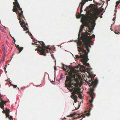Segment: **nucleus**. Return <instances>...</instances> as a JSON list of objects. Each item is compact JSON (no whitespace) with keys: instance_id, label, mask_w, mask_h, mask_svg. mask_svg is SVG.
Wrapping results in <instances>:
<instances>
[{"instance_id":"nucleus-1","label":"nucleus","mask_w":120,"mask_h":120,"mask_svg":"<svg viewBox=\"0 0 120 120\" xmlns=\"http://www.w3.org/2000/svg\"><path fill=\"white\" fill-rule=\"evenodd\" d=\"M100 14L99 10L97 9L94 10L92 15L90 13H88L85 18H82L81 21L83 25H81L80 29H83L84 26H87L91 31L90 26L89 24V22L91 23L92 27L95 26V20L98 18Z\"/></svg>"},{"instance_id":"nucleus-2","label":"nucleus","mask_w":120,"mask_h":120,"mask_svg":"<svg viewBox=\"0 0 120 120\" xmlns=\"http://www.w3.org/2000/svg\"><path fill=\"white\" fill-rule=\"evenodd\" d=\"M91 80L89 81L90 82H87L88 85L90 87V88L89 92H88L87 93L89 94L91 98V100H89L90 106L89 107V110H88L89 112L86 113V115L87 116L90 115V112L92 109L93 106V105L92 103L94 98L93 96L95 95L94 91L95 89L97 87L98 83V81L97 79H95L93 81L92 80L91 77Z\"/></svg>"},{"instance_id":"nucleus-3","label":"nucleus","mask_w":120,"mask_h":120,"mask_svg":"<svg viewBox=\"0 0 120 120\" xmlns=\"http://www.w3.org/2000/svg\"><path fill=\"white\" fill-rule=\"evenodd\" d=\"M75 75L73 74L71 72L69 73L68 76L66 77V80L65 82V85L67 89L68 88H70L71 87L73 88H77L78 87L79 85L77 82L74 83L73 82H75Z\"/></svg>"},{"instance_id":"nucleus-4","label":"nucleus","mask_w":120,"mask_h":120,"mask_svg":"<svg viewBox=\"0 0 120 120\" xmlns=\"http://www.w3.org/2000/svg\"><path fill=\"white\" fill-rule=\"evenodd\" d=\"M39 43L41 44L42 47L40 46V45L36 44V42H34L35 43H32V44L34 45L35 44L36 45L37 47L38 48L37 49L35 50H37L40 53L41 55L45 56L46 55V53L50 51V49L49 47L48 46H46L45 45L44 42L42 41H38Z\"/></svg>"},{"instance_id":"nucleus-5","label":"nucleus","mask_w":120,"mask_h":120,"mask_svg":"<svg viewBox=\"0 0 120 120\" xmlns=\"http://www.w3.org/2000/svg\"><path fill=\"white\" fill-rule=\"evenodd\" d=\"M23 13L22 11H21L20 12L17 14H18V16L19 17L18 19L19 20V22L21 26L23 28L24 30L26 31L28 28L26 25H28V24L27 23H25V19L23 16Z\"/></svg>"},{"instance_id":"nucleus-6","label":"nucleus","mask_w":120,"mask_h":120,"mask_svg":"<svg viewBox=\"0 0 120 120\" xmlns=\"http://www.w3.org/2000/svg\"><path fill=\"white\" fill-rule=\"evenodd\" d=\"M83 40L84 41V42H86L85 46L87 51L88 52H90V49L89 48H90L91 47L90 43V41L93 38L95 37V35L93 34L91 36H86V35H84L83 36Z\"/></svg>"},{"instance_id":"nucleus-7","label":"nucleus","mask_w":120,"mask_h":120,"mask_svg":"<svg viewBox=\"0 0 120 120\" xmlns=\"http://www.w3.org/2000/svg\"><path fill=\"white\" fill-rule=\"evenodd\" d=\"M15 2H13L14 4L13 8L12 9L13 11L15 12L16 14L20 12L22 10V8L20 7V5L17 0H14Z\"/></svg>"},{"instance_id":"nucleus-8","label":"nucleus","mask_w":120,"mask_h":120,"mask_svg":"<svg viewBox=\"0 0 120 120\" xmlns=\"http://www.w3.org/2000/svg\"><path fill=\"white\" fill-rule=\"evenodd\" d=\"M77 58H82L83 59H82L81 60L82 62L83 63V64L84 65H85L86 66H89V64L88 63H87V61L86 60V59L85 58H84V57L82 55V54H80V56L79 55H77L75 56Z\"/></svg>"},{"instance_id":"nucleus-9","label":"nucleus","mask_w":120,"mask_h":120,"mask_svg":"<svg viewBox=\"0 0 120 120\" xmlns=\"http://www.w3.org/2000/svg\"><path fill=\"white\" fill-rule=\"evenodd\" d=\"M78 48L79 49L78 51L82 52H84V53L83 54H82V55L84 57V58H85L86 59V60H87V61L89 60V59L88 58V56H87L88 53L89 52H87L86 50L84 49L83 48H81L80 46H78ZM87 52H88L87 51Z\"/></svg>"},{"instance_id":"nucleus-10","label":"nucleus","mask_w":120,"mask_h":120,"mask_svg":"<svg viewBox=\"0 0 120 120\" xmlns=\"http://www.w3.org/2000/svg\"><path fill=\"white\" fill-rule=\"evenodd\" d=\"M74 90L71 93L72 95L71 96V97L72 98H77L76 95H75V94H79V91L81 90L80 88H74Z\"/></svg>"},{"instance_id":"nucleus-11","label":"nucleus","mask_w":120,"mask_h":120,"mask_svg":"<svg viewBox=\"0 0 120 120\" xmlns=\"http://www.w3.org/2000/svg\"><path fill=\"white\" fill-rule=\"evenodd\" d=\"M0 107L1 109H3V112L4 113H6V110H4V105L7 102V101H5L3 100L1 98H0Z\"/></svg>"},{"instance_id":"nucleus-12","label":"nucleus","mask_w":120,"mask_h":120,"mask_svg":"<svg viewBox=\"0 0 120 120\" xmlns=\"http://www.w3.org/2000/svg\"><path fill=\"white\" fill-rule=\"evenodd\" d=\"M88 29L89 31L88 32H87V31L86 32V33H84V34H83V33H82L81 36V39H82L83 42V44L84 45H85L86 42H84L85 41H84V40H83V37L85 35H86V36H87V35H90V34H91L90 32L92 30L90 28V30H91V31L90 30H89V29Z\"/></svg>"},{"instance_id":"nucleus-13","label":"nucleus","mask_w":120,"mask_h":120,"mask_svg":"<svg viewBox=\"0 0 120 120\" xmlns=\"http://www.w3.org/2000/svg\"><path fill=\"white\" fill-rule=\"evenodd\" d=\"M82 1L80 3L79 7L80 5V13L82 12V8L83 6L86 2H88V0L90 1H92V0H82Z\"/></svg>"},{"instance_id":"nucleus-14","label":"nucleus","mask_w":120,"mask_h":120,"mask_svg":"<svg viewBox=\"0 0 120 120\" xmlns=\"http://www.w3.org/2000/svg\"><path fill=\"white\" fill-rule=\"evenodd\" d=\"M16 47L17 48V49L19 50V53H20L23 49V47H20L19 46V45H17L16 46Z\"/></svg>"},{"instance_id":"nucleus-15","label":"nucleus","mask_w":120,"mask_h":120,"mask_svg":"<svg viewBox=\"0 0 120 120\" xmlns=\"http://www.w3.org/2000/svg\"><path fill=\"white\" fill-rule=\"evenodd\" d=\"M79 41L77 42V43L78 44V46H80V47L81 46V45L82 44V42L81 41H80V39H78Z\"/></svg>"},{"instance_id":"nucleus-16","label":"nucleus","mask_w":120,"mask_h":120,"mask_svg":"<svg viewBox=\"0 0 120 120\" xmlns=\"http://www.w3.org/2000/svg\"><path fill=\"white\" fill-rule=\"evenodd\" d=\"M81 13H80V14L79 13H78V15H76V17L78 18H80L81 17V15H82L81 14Z\"/></svg>"},{"instance_id":"nucleus-17","label":"nucleus","mask_w":120,"mask_h":120,"mask_svg":"<svg viewBox=\"0 0 120 120\" xmlns=\"http://www.w3.org/2000/svg\"><path fill=\"white\" fill-rule=\"evenodd\" d=\"M83 30V29H80V30H79V34L78 35V38L79 39H80V33Z\"/></svg>"},{"instance_id":"nucleus-18","label":"nucleus","mask_w":120,"mask_h":120,"mask_svg":"<svg viewBox=\"0 0 120 120\" xmlns=\"http://www.w3.org/2000/svg\"><path fill=\"white\" fill-rule=\"evenodd\" d=\"M114 33L116 34H120V32H119V31L117 30H115V31L114 32Z\"/></svg>"},{"instance_id":"nucleus-19","label":"nucleus","mask_w":120,"mask_h":120,"mask_svg":"<svg viewBox=\"0 0 120 120\" xmlns=\"http://www.w3.org/2000/svg\"><path fill=\"white\" fill-rule=\"evenodd\" d=\"M77 114L75 113V112H74L73 113H71V114L69 116H71L72 117H73L74 115H75Z\"/></svg>"},{"instance_id":"nucleus-20","label":"nucleus","mask_w":120,"mask_h":120,"mask_svg":"<svg viewBox=\"0 0 120 120\" xmlns=\"http://www.w3.org/2000/svg\"><path fill=\"white\" fill-rule=\"evenodd\" d=\"M79 94V98H82L81 94H80V91H79V94Z\"/></svg>"},{"instance_id":"nucleus-21","label":"nucleus","mask_w":120,"mask_h":120,"mask_svg":"<svg viewBox=\"0 0 120 120\" xmlns=\"http://www.w3.org/2000/svg\"><path fill=\"white\" fill-rule=\"evenodd\" d=\"M85 114H82V115H81V116H77V118H80L81 117V116L83 117L84 118V117H85Z\"/></svg>"},{"instance_id":"nucleus-22","label":"nucleus","mask_w":120,"mask_h":120,"mask_svg":"<svg viewBox=\"0 0 120 120\" xmlns=\"http://www.w3.org/2000/svg\"><path fill=\"white\" fill-rule=\"evenodd\" d=\"M27 31L26 32V33H28L29 35L30 36H31L32 35V34L29 32V31L28 29L27 30Z\"/></svg>"},{"instance_id":"nucleus-23","label":"nucleus","mask_w":120,"mask_h":120,"mask_svg":"<svg viewBox=\"0 0 120 120\" xmlns=\"http://www.w3.org/2000/svg\"><path fill=\"white\" fill-rule=\"evenodd\" d=\"M6 115V118L7 117H9V113H6L5 114Z\"/></svg>"},{"instance_id":"nucleus-24","label":"nucleus","mask_w":120,"mask_h":120,"mask_svg":"<svg viewBox=\"0 0 120 120\" xmlns=\"http://www.w3.org/2000/svg\"><path fill=\"white\" fill-rule=\"evenodd\" d=\"M63 66L64 67H63V68H62L64 70L66 71V68L64 67L65 66L66 67V68H67V66H66V65H65L64 64L63 65Z\"/></svg>"},{"instance_id":"nucleus-25","label":"nucleus","mask_w":120,"mask_h":120,"mask_svg":"<svg viewBox=\"0 0 120 120\" xmlns=\"http://www.w3.org/2000/svg\"><path fill=\"white\" fill-rule=\"evenodd\" d=\"M7 65H6L5 67H4V71H5V73H7V71H6V68L7 67Z\"/></svg>"},{"instance_id":"nucleus-26","label":"nucleus","mask_w":120,"mask_h":120,"mask_svg":"<svg viewBox=\"0 0 120 120\" xmlns=\"http://www.w3.org/2000/svg\"><path fill=\"white\" fill-rule=\"evenodd\" d=\"M77 98H73L74 100V102L75 103H76L77 102Z\"/></svg>"},{"instance_id":"nucleus-27","label":"nucleus","mask_w":120,"mask_h":120,"mask_svg":"<svg viewBox=\"0 0 120 120\" xmlns=\"http://www.w3.org/2000/svg\"><path fill=\"white\" fill-rule=\"evenodd\" d=\"M9 119L11 120H13V117L12 116H10L9 117Z\"/></svg>"},{"instance_id":"nucleus-28","label":"nucleus","mask_w":120,"mask_h":120,"mask_svg":"<svg viewBox=\"0 0 120 120\" xmlns=\"http://www.w3.org/2000/svg\"><path fill=\"white\" fill-rule=\"evenodd\" d=\"M63 78V74H61L60 75V77L59 79V80H61Z\"/></svg>"},{"instance_id":"nucleus-29","label":"nucleus","mask_w":120,"mask_h":120,"mask_svg":"<svg viewBox=\"0 0 120 120\" xmlns=\"http://www.w3.org/2000/svg\"><path fill=\"white\" fill-rule=\"evenodd\" d=\"M6 111V113H9L10 111V110L9 109H7V110Z\"/></svg>"},{"instance_id":"nucleus-30","label":"nucleus","mask_w":120,"mask_h":120,"mask_svg":"<svg viewBox=\"0 0 120 120\" xmlns=\"http://www.w3.org/2000/svg\"><path fill=\"white\" fill-rule=\"evenodd\" d=\"M12 86L14 88H16L17 87V85H13Z\"/></svg>"},{"instance_id":"nucleus-31","label":"nucleus","mask_w":120,"mask_h":120,"mask_svg":"<svg viewBox=\"0 0 120 120\" xmlns=\"http://www.w3.org/2000/svg\"><path fill=\"white\" fill-rule=\"evenodd\" d=\"M120 3V2H119L118 1H117L116 3V4L118 5Z\"/></svg>"},{"instance_id":"nucleus-32","label":"nucleus","mask_w":120,"mask_h":120,"mask_svg":"<svg viewBox=\"0 0 120 120\" xmlns=\"http://www.w3.org/2000/svg\"><path fill=\"white\" fill-rule=\"evenodd\" d=\"M115 19H116V17H114L113 19H112V20L113 21H115Z\"/></svg>"},{"instance_id":"nucleus-33","label":"nucleus","mask_w":120,"mask_h":120,"mask_svg":"<svg viewBox=\"0 0 120 120\" xmlns=\"http://www.w3.org/2000/svg\"><path fill=\"white\" fill-rule=\"evenodd\" d=\"M80 104H79V107H78V109H76V108H75V110H76V109H78L79 108V107H80Z\"/></svg>"},{"instance_id":"nucleus-34","label":"nucleus","mask_w":120,"mask_h":120,"mask_svg":"<svg viewBox=\"0 0 120 120\" xmlns=\"http://www.w3.org/2000/svg\"><path fill=\"white\" fill-rule=\"evenodd\" d=\"M12 38H13V39L14 40V41L15 42V39L13 37H12Z\"/></svg>"},{"instance_id":"nucleus-35","label":"nucleus","mask_w":120,"mask_h":120,"mask_svg":"<svg viewBox=\"0 0 120 120\" xmlns=\"http://www.w3.org/2000/svg\"><path fill=\"white\" fill-rule=\"evenodd\" d=\"M5 60V59H4L3 58V60H2L1 61H2V62H3V61H4V60Z\"/></svg>"},{"instance_id":"nucleus-36","label":"nucleus","mask_w":120,"mask_h":120,"mask_svg":"<svg viewBox=\"0 0 120 120\" xmlns=\"http://www.w3.org/2000/svg\"><path fill=\"white\" fill-rule=\"evenodd\" d=\"M118 5H117L116 4V6H115V8L116 9V8H117V6H118Z\"/></svg>"},{"instance_id":"nucleus-37","label":"nucleus","mask_w":120,"mask_h":120,"mask_svg":"<svg viewBox=\"0 0 120 120\" xmlns=\"http://www.w3.org/2000/svg\"><path fill=\"white\" fill-rule=\"evenodd\" d=\"M5 54H4V56H3V58L4 59H5Z\"/></svg>"},{"instance_id":"nucleus-38","label":"nucleus","mask_w":120,"mask_h":120,"mask_svg":"<svg viewBox=\"0 0 120 120\" xmlns=\"http://www.w3.org/2000/svg\"><path fill=\"white\" fill-rule=\"evenodd\" d=\"M72 88V90H71V91H70L71 92L73 90V89L74 90V89H73V88Z\"/></svg>"},{"instance_id":"nucleus-39","label":"nucleus","mask_w":120,"mask_h":120,"mask_svg":"<svg viewBox=\"0 0 120 120\" xmlns=\"http://www.w3.org/2000/svg\"><path fill=\"white\" fill-rule=\"evenodd\" d=\"M116 14H115L114 15V16H115H115H116V15H115Z\"/></svg>"},{"instance_id":"nucleus-40","label":"nucleus","mask_w":120,"mask_h":120,"mask_svg":"<svg viewBox=\"0 0 120 120\" xmlns=\"http://www.w3.org/2000/svg\"><path fill=\"white\" fill-rule=\"evenodd\" d=\"M56 68V67H55V68H54V70H55Z\"/></svg>"},{"instance_id":"nucleus-41","label":"nucleus","mask_w":120,"mask_h":120,"mask_svg":"<svg viewBox=\"0 0 120 120\" xmlns=\"http://www.w3.org/2000/svg\"><path fill=\"white\" fill-rule=\"evenodd\" d=\"M7 109V108H6V110H6V111L7 110V109Z\"/></svg>"},{"instance_id":"nucleus-42","label":"nucleus","mask_w":120,"mask_h":120,"mask_svg":"<svg viewBox=\"0 0 120 120\" xmlns=\"http://www.w3.org/2000/svg\"><path fill=\"white\" fill-rule=\"evenodd\" d=\"M115 11L116 12V10H115Z\"/></svg>"},{"instance_id":"nucleus-43","label":"nucleus","mask_w":120,"mask_h":120,"mask_svg":"<svg viewBox=\"0 0 120 120\" xmlns=\"http://www.w3.org/2000/svg\"><path fill=\"white\" fill-rule=\"evenodd\" d=\"M118 1L120 3V0H119Z\"/></svg>"},{"instance_id":"nucleus-44","label":"nucleus","mask_w":120,"mask_h":120,"mask_svg":"<svg viewBox=\"0 0 120 120\" xmlns=\"http://www.w3.org/2000/svg\"><path fill=\"white\" fill-rule=\"evenodd\" d=\"M108 0L109 1L110 0H107V1Z\"/></svg>"},{"instance_id":"nucleus-45","label":"nucleus","mask_w":120,"mask_h":120,"mask_svg":"<svg viewBox=\"0 0 120 120\" xmlns=\"http://www.w3.org/2000/svg\"><path fill=\"white\" fill-rule=\"evenodd\" d=\"M68 68H69L70 67V66H69L68 67Z\"/></svg>"},{"instance_id":"nucleus-46","label":"nucleus","mask_w":120,"mask_h":120,"mask_svg":"<svg viewBox=\"0 0 120 120\" xmlns=\"http://www.w3.org/2000/svg\"><path fill=\"white\" fill-rule=\"evenodd\" d=\"M83 45H82V46H83Z\"/></svg>"},{"instance_id":"nucleus-47","label":"nucleus","mask_w":120,"mask_h":120,"mask_svg":"<svg viewBox=\"0 0 120 120\" xmlns=\"http://www.w3.org/2000/svg\"><path fill=\"white\" fill-rule=\"evenodd\" d=\"M7 81H8V80H6Z\"/></svg>"},{"instance_id":"nucleus-48","label":"nucleus","mask_w":120,"mask_h":120,"mask_svg":"<svg viewBox=\"0 0 120 120\" xmlns=\"http://www.w3.org/2000/svg\"><path fill=\"white\" fill-rule=\"evenodd\" d=\"M78 114V115H79V114Z\"/></svg>"},{"instance_id":"nucleus-49","label":"nucleus","mask_w":120,"mask_h":120,"mask_svg":"<svg viewBox=\"0 0 120 120\" xmlns=\"http://www.w3.org/2000/svg\"><path fill=\"white\" fill-rule=\"evenodd\" d=\"M64 118L65 119H66V118H65V117H64Z\"/></svg>"},{"instance_id":"nucleus-50","label":"nucleus","mask_w":120,"mask_h":120,"mask_svg":"<svg viewBox=\"0 0 120 120\" xmlns=\"http://www.w3.org/2000/svg\"><path fill=\"white\" fill-rule=\"evenodd\" d=\"M10 83H11V82H10Z\"/></svg>"},{"instance_id":"nucleus-51","label":"nucleus","mask_w":120,"mask_h":120,"mask_svg":"<svg viewBox=\"0 0 120 120\" xmlns=\"http://www.w3.org/2000/svg\"><path fill=\"white\" fill-rule=\"evenodd\" d=\"M17 88L19 89V88Z\"/></svg>"},{"instance_id":"nucleus-52","label":"nucleus","mask_w":120,"mask_h":120,"mask_svg":"<svg viewBox=\"0 0 120 120\" xmlns=\"http://www.w3.org/2000/svg\"><path fill=\"white\" fill-rule=\"evenodd\" d=\"M72 110L74 111V110Z\"/></svg>"},{"instance_id":"nucleus-53","label":"nucleus","mask_w":120,"mask_h":120,"mask_svg":"<svg viewBox=\"0 0 120 120\" xmlns=\"http://www.w3.org/2000/svg\"><path fill=\"white\" fill-rule=\"evenodd\" d=\"M102 17V16L101 17V18Z\"/></svg>"}]
</instances>
